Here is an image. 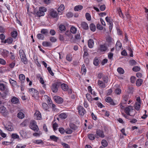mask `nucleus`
Wrapping results in <instances>:
<instances>
[{
    "mask_svg": "<svg viewBox=\"0 0 148 148\" xmlns=\"http://www.w3.org/2000/svg\"><path fill=\"white\" fill-rule=\"evenodd\" d=\"M1 82L0 80V82ZM0 91H3L4 95L6 96L10 94L8 86L2 83H0Z\"/></svg>",
    "mask_w": 148,
    "mask_h": 148,
    "instance_id": "obj_1",
    "label": "nucleus"
},
{
    "mask_svg": "<svg viewBox=\"0 0 148 148\" xmlns=\"http://www.w3.org/2000/svg\"><path fill=\"white\" fill-rule=\"evenodd\" d=\"M29 91L34 99H39V93L37 90L33 88H31L29 89Z\"/></svg>",
    "mask_w": 148,
    "mask_h": 148,
    "instance_id": "obj_2",
    "label": "nucleus"
},
{
    "mask_svg": "<svg viewBox=\"0 0 148 148\" xmlns=\"http://www.w3.org/2000/svg\"><path fill=\"white\" fill-rule=\"evenodd\" d=\"M61 85V82H57L51 85V90L54 93L58 91V88Z\"/></svg>",
    "mask_w": 148,
    "mask_h": 148,
    "instance_id": "obj_3",
    "label": "nucleus"
},
{
    "mask_svg": "<svg viewBox=\"0 0 148 148\" xmlns=\"http://www.w3.org/2000/svg\"><path fill=\"white\" fill-rule=\"evenodd\" d=\"M30 127L35 132H38L39 130L36 125V122L34 121H31L30 123Z\"/></svg>",
    "mask_w": 148,
    "mask_h": 148,
    "instance_id": "obj_4",
    "label": "nucleus"
},
{
    "mask_svg": "<svg viewBox=\"0 0 148 148\" xmlns=\"http://www.w3.org/2000/svg\"><path fill=\"white\" fill-rule=\"evenodd\" d=\"M77 109L79 114L81 116H83L86 112V111L84 109L83 107L81 106H79L77 108Z\"/></svg>",
    "mask_w": 148,
    "mask_h": 148,
    "instance_id": "obj_5",
    "label": "nucleus"
},
{
    "mask_svg": "<svg viewBox=\"0 0 148 148\" xmlns=\"http://www.w3.org/2000/svg\"><path fill=\"white\" fill-rule=\"evenodd\" d=\"M106 101L109 103L111 106H114L116 104L115 103L111 98L109 97H107L105 99Z\"/></svg>",
    "mask_w": 148,
    "mask_h": 148,
    "instance_id": "obj_6",
    "label": "nucleus"
},
{
    "mask_svg": "<svg viewBox=\"0 0 148 148\" xmlns=\"http://www.w3.org/2000/svg\"><path fill=\"white\" fill-rule=\"evenodd\" d=\"M53 99L55 101L58 103H61L63 101V99L62 97L58 96H54Z\"/></svg>",
    "mask_w": 148,
    "mask_h": 148,
    "instance_id": "obj_7",
    "label": "nucleus"
},
{
    "mask_svg": "<svg viewBox=\"0 0 148 148\" xmlns=\"http://www.w3.org/2000/svg\"><path fill=\"white\" fill-rule=\"evenodd\" d=\"M1 55L4 58L8 57L9 55V51L5 49H3L1 51Z\"/></svg>",
    "mask_w": 148,
    "mask_h": 148,
    "instance_id": "obj_8",
    "label": "nucleus"
},
{
    "mask_svg": "<svg viewBox=\"0 0 148 148\" xmlns=\"http://www.w3.org/2000/svg\"><path fill=\"white\" fill-rule=\"evenodd\" d=\"M49 14L50 16L53 18L56 17L58 16V14L56 11L53 9H51L50 10Z\"/></svg>",
    "mask_w": 148,
    "mask_h": 148,
    "instance_id": "obj_9",
    "label": "nucleus"
},
{
    "mask_svg": "<svg viewBox=\"0 0 148 148\" xmlns=\"http://www.w3.org/2000/svg\"><path fill=\"white\" fill-rule=\"evenodd\" d=\"M35 118L37 120H40L42 119V116L40 112L38 111H36L34 114Z\"/></svg>",
    "mask_w": 148,
    "mask_h": 148,
    "instance_id": "obj_10",
    "label": "nucleus"
},
{
    "mask_svg": "<svg viewBox=\"0 0 148 148\" xmlns=\"http://www.w3.org/2000/svg\"><path fill=\"white\" fill-rule=\"evenodd\" d=\"M133 110V107L131 106H129L125 108V113L128 115H130V112L131 110Z\"/></svg>",
    "mask_w": 148,
    "mask_h": 148,
    "instance_id": "obj_11",
    "label": "nucleus"
},
{
    "mask_svg": "<svg viewBox=\"0 0 148 148\" xmlns=\"http://www.w3.org/2000/svg\"><path fill=\"white\" fill-rule=\"evenodd\" d=\"M5 129L9 131H12L13 130V127L11 123H8V124L5 126Z\"/></svg>",
    "mask_w": 148,
    "mask_h": 148,
    "instance_id": "obj_12",
    "label": "nucleus"
},
{
    "mask_svg": "<svg viewBox=\"0 0 148 148\" xmlns=\"http://www.w3.org/2000/svg\"><path fill=\"white\" fill-rule=\"evenodd\" d=\"M11 102L12 103L17 104L19 103L18 98L15 97H13L11 99Z\"/></svg>",
    "mask_w": 148,
    "mask_h": 148,
    "instance_id": "obj_13",
    "label": "nucleus"
},
{
    "mask_svg": "<svg viewBox=\"0 0 148 148\" xmlns=\"http://www.w3.org/2000/svg\"><path fill=\"white\" fill-rule=\"evenodd\" d=\"M96 133L97 135L100 137L104 138L105 137L103 132L100 130H97Z\"/></svg>",
    "mask_w": 148,
    "mask_h": 148,
    "instance_id": "obj_14",
    "label": "nucleus"
},
{
    "mask_svg": "<svg viewBox=\"0 0 148 148\" xmlns=\"http://www.w3.org/2000/svg\"><path fill=\"white\" fill-rule=\"evenodd\" d=\"M105 83H104L102 81L99 80L98 82V84L100 87L104 88L106 87Z\"/></svg>",
    "mask_w": 148,
    "mask_h": 148,
    "instance_id": "obj_15",
    "label": "nucleus"
},
{
    "mask_svg": "<svg viewBox=\"0 0 148 148\" xmlns=\"http://www.w3.org/2000/svg\"><path fill=\"white\" fill-rule=\"evenodd\" d=\"M94 45V42L92 39H90L88 41V46L90 48H92Z\"/></svg>",
    "mask_w": 148,
    "mask_h": 148,
    "instance_id": "obj_16",
    "label": "nucleus"
},
{
    "mask_svg": "<svg viewBox=\"0 0 148 148\" xmlns=\"http://www.w3.org/2000/svg\"><path fill=\"white\" fill-rule=\"evenodd\" d=\"M68 116V114L65 113H62L58 115L59 118L62 119H66Z\"/></svg>",
    "mask_w": 148,
    "mask_h": 148,
    "instance_id": "obj_17",
    "label": "nucleus"
},
{
    "mask_svg": "<svg viewBox=\"0 0 148 148\" xmlns=\"http://www.w3.org/2000/svg\"><path fill=\"white\" fill-rule=\"evenodd\" d=\"M60 86H61V87L62 90H64V91H67L68 89H69V87L66 84H62L61 83V85H60Z\"/></svg>",
    "mask_w": 148,
    "mask_h": 148,
    "instance_id": "obj_18",
    "label": "nucleus"
},
{
    "mask_svg": "<svg viewBox=\"0 0 148 148\" xmlns=\"http://www.w3.org/2000/svg\"><path fill=\"white\" fill-rule=\"evenodd\" d=\"M44 97L45 99L48 104L50 106V105L51 104L52 102V101L51 99L49 97L46 95H45Z\"/></svg>",
    "mask_w": 148,
    "mask_h": 148,
    "instance_id": "obj_19",
    "label": "nucleus"
},
{
    "mask_svg": "<svg viewBox=\"0 0 148 148\" xmlns=\"http://www.w3.org/2000/svg\"><path fill=\"white\" fill-rule=\"evenodd\" d=\"M81 27L84 29H88V26L87 24L84 22H82L81 24Z\"/></svg>",
    "mask_w": 148,
    "mask_h": 148,
    "instance_id": "obj_20",
    "label": "nucleus"
},
{
    "mask_svg": "<svg viewBox=\"0 0 148 148\" xmlns=\"http://www.w3.org/2000/svg\"><path fill=\"white\" fill-rule=\"evenodd\" d=\"M107 49V47L105 45H100L99 48V49L101 52L106 51Z\"/></svg>",
    "mask_w": 148,
    "mask_h": 148,
    "instance_id": "obj_21",
    "label": "nucleus"
},
{
    "mask_svg": "<svg viewBox=\"0 0 148 148\" xmlns=\"http://www.w3.org/2000/svg\"><path fill=\"white\" fill-rule=\"evenodd\" d=\"M42 45L45 47L51 46V43L48 41H43L42 43Z\"/></svg>",
    "mask_w": 148,
    "mask_h": 148,
    "instance_id": "obj_22",
    "label": "nucleus"
},
{
    "mask_svg": "<svg viewBox=\"0 0 148 148\" xmlns=\"http://www.w3.org/2000/svg\"><path fill=\"white\" fill-rule=\"evenodd\" d=\"M81 32H78L77 34L75 36V38L76 40H79L81 39Z\"/></svg>",
    "mask_w": 148,
    "mask_h": 148,
    "instance_id": "obj_23",
    "label": "nucleus"
},
{
    "mask_svg": "<svg viewBox=\"0 0 148 148\" xmlns=\"http://www.w3.org/2000/svg\"><path fill=\"white\" fill-rule=\"evenodd\" d=\"M143 82V80L141 79H138L136 81V85L138 86H139L141 85Z\"/></svg>",
    "mask_w": 148,
    "mask_h": 148,
    "instance_id": "obj_24",
    "label": "nucleus"
},
{
    "mask_svg": "<svg viewBox=\"0 0 148 148\" xmlns=\"http://www.w3.org/2000/svg\"><path fill=\"white\" fill-rule=\"evenodd\" d=\"M90 29L91 31L92 32H94L96 30V26L93 23H91L89 26Z\"/></svg>",
    "mask_w": 148,
    "mask_h": 148,
    "instance_id": "obj_25",
    "label": "nucleus"
},
{
    "mask_svg": "<svg viewBox=\"0 0 148 148\" xmlns=\"http://www.w3.org/2000/svg\"><path fill=\"white\" fill-rule=\"evenodd\" d=\"M40 32L42 34H44L46 36H47L49 34V31L47 29H42Z\"/></svg>",
    "mask_w": 148,
    "mask_h": 148,
    "instance_id": "obj_26",
    "label": "nucleus"
},
{
    "mask_svg": "<svg viewBox=\"0 0 148 148\" xmlns=\"http://www.w3.org/2000/svg\"><path fill=\"white\" fill-rule=\"evenodd\" d=\"M17 117L20 119H23L25 117V115L23 112H19L17 114Z\"/></svg>",
    "mask_w": 148,
    "mask_h": 148,
    "instance_id": "obj_27",
    "label": "nucleus"
},
{
    "mask_svg": "<svg viewBox=\"0 0 148 148\" xmlns=\"http://www.w3.org/2000/svg\"><path fill=\"white\" fill-rule=\"evenodd\" d=\"M9 82L10 84L12 85V86L14 87L16 85H17V82L11 79H9Z\"/></svg>",
    "mask_w": 148,
    "mask_h": 148,
    "instance_id": "obj_28",
    "label": "nucleus"
},
{
    "mask_svg": "<svg viewBox=\"0 0 148 148\" xmlns=\"http://www.w3.org/2000/svg\"><path fill=\"white\" fill-rule=\"evenodd\" d=\"M115 47L116 48L118 49L119 50L122 47V44L121 42L118 41L116 44Z\"/></svg>",
    "mask_w": 148,
    "mask_h": 148,
    "instance_id": "obj_29",
    "label": "nucleus"
},
{
    "mask_svg": "<svg viewBox=\"0 0 148 148\" xmlns=\"http://www.w3.org/2000/svg\"><path fill=\"white\" fill-rule=\"evenodd\" d=\"M69 126L72 129L74 130H76L78 128V127L73 123H70Z\"/></svg>",
    "mask_w": 148,
    "mask_h": 148,
    "instance_id": "obj_30",
    "label": "nucleus"
},
{
    "mask_svg": "<svg viewBox=\"0 0 148 148\" xmlns=\"http://www.w3.org/2000/svg\"><path fill=\"white\" fill-rule=\"evenodd\" d=\"M42 108L45 110H47L49 109V107L47 104L45 103H42Z\"/></svg>",
    "mask_w": 148,
    "mask_h": 148,
    "instance_id": "obj_31",
    "label": "nucleus"
},
{
    "mask_svg": "<svg viewBox=\"0 0 148 148\" xmlns=\"http://www.w3.org/2000/svg\"><path fill=\"white\" fill-rule=\"evenodd\" d=\"M83 8V6L81 5H78L75 6L74 10L75 11H78L81 10Z\"/></svg>",
    "mask_w": 148,
    "mask_h": 148,
    "instance_id": "obj_32",
    "label": "nucleus"
},
{
    "mask_svg": "<svg viewBox=\"0 0 148 148\" xmlns=\"http://www.w3.org/2000/svg\"><path fill=\"white\" fill-rule=\"evenodd\" d=\"M51 140L53 141L57 142L58 139V138L54 135L51 136H50Z\"/></svg>",
    "mask_w": 148,
    "mask_h": 148,
    "instance_id": "obj_33",
    "label": "nucleus"
},
{
    "mask_svg": "<svg viewBox=\"0 0 148 148\" xmlns=\"http://www.w3.org/2000/svg\"><path fill=\"white\" fill-rule=\"evenodd\" d=\"M106 21L109 24H112L113 20L111 19L110 17H108V16L106 17L105 18Z\"/></svg>",
    "mask_w": 148,
    "mask_h": 148,
    "instance_id": "obj_34",
    "label": "nucleus"
},
{
    "mask_svg": "<svg viewBox=\"0 0 148 148\" xmlns=\"http://www.w3.org/2000/svg\"><path fill=\"white\" fill-rule=\"evenodd\" d=\"M129 64L131 66H134L136 65L137 63L134 60H130L129 61Z\"/></svg>",
    "mask_w": 148,
    "mask_h": 148,
    "instance_id": "obj_35",
    "label": "nucleus"
},
{
    "mask_svg": "<svg viewBox=\"0 0 148 148\" xmlns=\"http://www.w3.org/2000/svg\"><path fill=\"white\" fill-rule=\"evenodd\" d=\"M129 96L128 95H125L123 97V103L124 104L127 103V101L128 100Z\"/></svg>",
    "mask_w": 148,
    "mask_h": 148,
    "instance_id": "obj_36",
    "label": "nucleus"
},
{
    "mask_svg": "<svg viewBox=\"0 0 148 148\" xmlns=\"http://www.w3.org/2000/svg\"><path fill=\"white\" fill-rule=\"evenodd\" d=\"M6 108L3 106L0 108V113L4 114L5 112Z\"/></svg>",
    "mask_w": 148,
    "mask_h": 148,
    "instance_id": "obj_37",
    "label": "nucleus"
},
{
    "mask_svg": "<svg viewBox=\"0 0 148 148\" xmlns=\"http://www.w3.org/2000/svg\"><path fill=\"white\" fill-rule=\"evenodd\" d=\"M103 80L105 83H108L109 80L108 77L106 75L103 76L102 78Z\"/></svg>",
    "mask_w": 148,
    "mask_h": 148,
    "instance_id": "obj_38",
    "label": "nucleus"
},
{
    "mask_svg": "<svg viewBox=\"0 0 148 148\" xmlns=\"http://www.w3.org/2000/svg\"><path fill=\"white\" fill-rule=\"evenodd\" d=\"M64 9V5L63 4H61L58 8V12H61V11L63 10Z\"/></svg>",
    "mask_w": 148,
    "mask_h": 148,
    "instance_id": "obj_39",
    "label": "nucleus"
},
{
    "mask_svg": "<svg viewBox=\"0 0 148 148\" xmlns=\"http://www.w3.org/2000/svg\"><path fill=\"white\" fill-rule=\"evenodd\" d=\"M101 143L103 146V147H107L108 145V143L107 141L104 139H103L102 140Z\"/></svg>",
    "mask_w": 148,
    "mask_h": 148,
    "instance_id": "obj_40",
    "label": "nucleus"
},
{
    "mask_svg": "<svg viewBox=\"0 0 148 148\" xmlns=\"http://www.w3.org/2000/svg\"><path fill=\"white\" fill-rule=\"evenodd\" d=\"M19 52L20 56L21 58L26 56L23 50H20L19 51Z\"/></svg>",
    "mask_w": 148,
    "mask_h": 148,
    "instance_id": "obj_41",
    "label": "nucleus"
},
{
    "mask_svg": "<svg viewBox=\"0 0 148 148\" xmlns=\"http://www.w3.org/2000/svg\"><path fill=\"white\" fill-rule=\"evenodd\" d=\"M77 29L74 27L72 26L71 27L70 29V31L71 33L73 34L76 33Z\"/></svg>",
    "mask_w": 148,
    "mask_h": 148,
    "instance_id": "obj_42",
    "label": "nucleus"
},
{
    "mask_svg": "<svg viewBox=\"0 0 148 148\" xmlns=\"http://www.w3.org/2000/svg\"><path fill=\"white\" fill-rule=\"evenodd\" d=\"M37 38L39 40H43L44 38V35L42 34H39L37 36Z\"/></svg>",
    "mask_w": 148,
    "mask_h": 148,
    "instance_id": "obj_43",
    "label": "nucleus"
},
{
    "mask_svg": "<svg viewBox=\"0 0 148 148\" xmlns=\"http://www.w3.org/2000/svg\"><path fill=\"white\" fill-rule=\"evenodd\" d=\"M140 103H138L137 102L135 103L134 105L135 108L137 110H138L140 108Z\"/></svg>",
    "mask_w": 148,
    "mask_h": 148,
    "instance_id": "obj_44",
    "label": "nucleus"
},
{
    "mask_svg": "<svg viewBox=\"0 0 148 148\" xmlns=\"http://www.w3.org/2000/svg\"><path fill=\"white\" fill-rule=\"evenodd\" d=\"M118 72L120 74H123L124 73V71L121 68L119 67L117 69Z\"/></svg>",
    "mask_w": 148,
    "mask_h": 148,
    "instance_id": "obj_45",
    "label": "nucleus"
},
{
    "mask_svg": "<svg viewBox=\"0 0 148 148\" xmlns=\"http://www.w3.org/2000/svg\"><path fill=\"white\" fill-rule=\"evenodd\" d=\"M59 29L62 32L64 31L66 29L65 26L63 25H60L59 26Z\"/></svg>",
    "mask_w": 148,
    "mask_h": 148,
    "instance_id": "obj_46",
    "label": "nucleus"
},
{
    "mask_svg": "<svg viewBox=\"0 0 148 148\" xmlns=\"http://www.w3.org/2000/svg\"><path fill=\"white\" fill-rule=\"evenodd\" d=\"M88 138L91 140H93L95 138V135L92 134H90L88 135Z\"/></svg>",
    "mask_w": 148,
    "mask_h": 148,
    "instance_id": "obj_47",
    "label": "nucleus"
},
{
    "mask_svg": "<svg viewBox=\"0 0 148 148\" xmlns=\"http://www.w3.org/2000/svg\"><path fill=\"white\" fill-rule=\"evenodd\" d=\"M36 14L37 16L40 17L44 16L45 14V13L40 11L39 10V11L37 12Z\"/></svg>",
    "mask_w": 148,
    "mask_h": 148,
    "instance_id": "obj_48",
    "label": "nucleus"
},
{
    "mask_svg": "<svg viewBox=\"0 0 148 148\" xmlns=\"http://www.w3.org/2000/svg\"><path fill=\"white\" fill-rule=\"evenodd\" d=\"M11 35L12 37L16 38L17 35V32L15 31H13L11 33Z\"/></svg>",
    "mask_w": 148,
    "mask_h": 148,
    "instance_id": "obj_49",
    "label": "nucleus"
},
{
    "mask_svg": "<svg viewBox=\"0 0 148 148\" xmlns=\"http://www.w3.org/2000/svg\"><path fill=\"white\" fill-rule=\"evenodd\" d=\"M21 61L24 64H27V60L26 56L21 58Z\"/></svg>",
    "mask_w": 148,
    "mask_h": 148,
    "instance_id": "obj_50",
    "label": "nucleus"
},
{
    "mask_svg": "<svg viewBox=\"0 0 148 148\" xmlns=\"http://www.w3.org/2000/svg\"><path fill=\"white\" fill-rule=\"evenodd\" d=\"M66 59L67 61L69 62L71 61L72 60V57L71 55L70 54H67L66 55Z\"/></svg>",
    "mask_w": 148,
    "mask_h": 148,
    "instance_id": "obj_51",
    "label": "nucleus"
},
{
    "mask_svg": "<svg viewBox=\"0 0 148 148\" xmlns=\"http://www.w3.org/2000/svg\"><path fill=\"white\" fill-rule=\"evenodd\" d=\"M140 68L138 66H135L132 68V70L133 71L137 72L140 70Z\"/></svg>",
    "mask_w": 148,
    "mask_h": 148,
    "instance_id": "obj_52",
    "label": "nucleus"
},
{
    "mask_svg": "<svg viewBox=\"0 0 148 148\" xmlns=\"http://www.w3.org/2000/svg\"><path fill=\"white\" fill-rule=\"evenodd\" d=\"M106 40L109 43H111L112 42L113 39L108 36L106 38Z\"/></svg>",
    "mask_w": 148,
    "mask_h": 148,
    "instance_id": "obj_53",
    "label": "nucleus"
},
{
    "mask_svg": "<svg viewBox=\"0 0 148 148\" xmlns=\"http://www.w3.org/2000/svg\"><path fill=\"white\" fill-rule=\"evenodd\" d=\"M85 16L86 19L88 21H90L91 19V16L90 14L88 13H86Z\"/></svg>",
    "mask_w": 148,
    "mask_h": 148,
    "instance_id": "obj_54",
    "label": "nucleus"
},
{
    "mask_svg": "<svg viewBox=\"0 0 148 148\" xmlns=\"http://www.w3.org/2000/svg\"><path fill=\"white\" fill-rule=\"evenodd\" d=\"M10 57L12 60H14L15 59V56L14 53L12 52H10Z\"/></svg>",
    "mask_w": 148,
    "mask_h": 148,
    "instance_id": "obj_55",
    "label": "nucleus"
},
{
    "mask_svg": "<svg viewBox=\"0 0 148 148\" xmlns=\"http://www.w3.org/2000/svg\"><path fill=\"white\" fill-rule=\"evenodd\" d=\"M99 63V60L97 58H95L94 60L93 64L95 66H98Z\"/></svg>",
    "mask_w": 148,
    "mask_h": 148,
    "instance_id": "obj_56",
    "label": "nucleus"
},
{
    "mask_svg": "<svg viewBox=\"0 0 148 148\" xmlns=\"http://www.w3.org/2000/svg\"><path fill=\"white\" fill-rule=\"evenodd\" d=\"M19 78L20 80L22 81L25 80V77L23 74H21L19 75Z\"/></svg>",
    "mask_w": 148,
    "mask_h": 148,
    "instance_id": "obj_57",
    "label": "nucleus"
},
{
    "mask_svg": "<svg viewBox=\"0 0 148 148\" xmlns=\"http://www.w3.org/2000/svg\"><path fill=\"white\" fill-rule=\"evenodd\" d=\"M7 43L8 44H10L13 41V39L12 38L9 37L7 38Z\"/></svg>",
    "mask_w": 148,
    "mask_h": 148,
    "instance_id": "obj_58",
    "label": "nucleus"
},
{
    "mask_svg": "<svg viewBox=\"0 0 148 148\" xmlns=\"http://www.w3.org/2000/svg\"><path fill=\"white\" fill-rule=\"evenodd\" d=\"M50 40L52 42H55L57 41V39L54 37H50Z\"/></svg>",
    "mask_w": 148,
    "mask_h": 148,
    "instance_id": "obj_59",
    "label": "nucleus"
},
{
    "mask_svg": "<svg viewBox=\"0 0 148 148\" xmlns=\"http://www.w3.org/2000/svg\"><path fill=\"white\" fill-rule=\"evenodd\" d=\"M65 34L66 35L69 36V37H70L71 38H73V36L70 33V32L67 31L65 32Z\"/></svg>",
    "mask_w": 148,
    "mask_h": 148,
    "instance_id": "obj_60",
    "label": "nucleus"
},
{
    "mask_svg": "<svg viewBox=\"0 0 148 148\" xmlns=\"http://www.w3.org/2000/svg\"><path fill=\"white\" fill-rule=\"evenodd\" d=\"M115 92L116 94L119 95L121 93V90L120 89L117 88L115 90Z\"/></svg>",
    "mask_w": 148,
    "mask_h": 148,
    "instance_id": "obj_61",
    "label": "nucleus"
},
{
    "mask_svg": "<svg viewBox=\"0 0 148 148\" xmlns=\"http://www.w3.org/2000/svg\"><path fill=\"white\" fill-rule=\"evenodd\" d=\"M39 10L40 11L43 12L44 13L46 12L47 10V9L45 7H41L39 8Z\"/></svg>",
    "mask_w": 148,
    "mask_h": 148,
    "instance_id": "obj_62",
    "label": "nucleus"
},
{
    "mask_svg": "<svg viewBox=\"0 0 148 148\" xmlns=\"http://www.w3.org/2000/svg\"><path fill=\"white\" fill-rule=\"evenodd\" d=\"M12 138L14 139H18L19 138L18 135L15 134H13L12 135Z\"/></svg>",
    "mask_w": 148,
    "mask_h": 148,
    "instance_id": "obj_63",
    "label": "nucleus"
},
{
    "mask_svg": "<svg viewBox=\"0 0 148 148\" xmlns=\"http://www.w3.org/2000/svg\"><path fill=\"white\" fill-rule=\"evenodd\" d=\"M0 64L2 65H5L6 64L5 61L2 58H0Z\"/></svg>",
    "mask_w": 148,
    "mask_h": 148,
    "instance_id": "obj_64",
    "label": "nucleus"
}]
</instances>
